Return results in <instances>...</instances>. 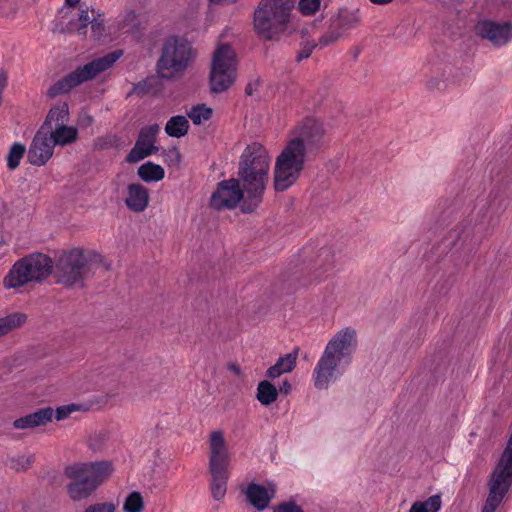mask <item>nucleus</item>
Instances as JSON below:
<instances>
[{"label": "nucleus", "instance_id": "nucleus-14", "mask_svg": "<svg viewBox=\"0 0 512 512\" xmlns=\"http://www.w3.org/2000/svg\"><path fill=\"white\" fill-rule=\"evenodd\" d=\"M232 453L222 430H214L209 435V469H229Z\"/></svg>", "mask_w": 512, "mask_h": 512}, {"label": "nucleus", "instance_id": "nucleus-51", "mask_svg": "<svg viewBox=\"0 0 512 512\" xmlns=\"http://www.w3.org/2000/svg\"><path fill=\"white\" fill-rule=\"evenodd\" d=\"M81 121L83 123H85L86 125H90L92 122H93V118L89 115H84L81 119Z\"/></svg>", "mask_w": 512, "mask_h": 512}, {"label": "nucleus", "instance_id": "nucleus-50", "mask_svg": "<svg viewBox=\"0 0 512 512\" xmlns=\"http://www.w3.org/2000/svg\"><path fill=\"white\" fill-rule=\"evenodd\" d=\"M371 3L376 5H387L391 3L393 0H369Z\"/></svg>", "mask_w": 512, "mask_h": 512}, {"label": "nucleus", "instance_id": "nucleus-28", "mask_svg": "<svg viewBox=\"0 0 512 512\" xmlns=\"http://www.w3.org/2000/svg\"><path fill=\"white\" fill-rule=\"evenodd\" d=\"M296 356L297 354H285V356L280 357L276 364L268 369V377L277 378L283 373L292 371L296 364Z\"/></svg>", "mask_w": 512, "mask_h": 512}, {"label": "nucleus", "instance_id": "nucleus-41", "mask_svg": "<svg viewBox=\"0 0 512 512\" xmlns=\"http://www.w3.org/2000/svg\"><path fill=\"white\" fill-rule=\"evenodd\" d=\"M84 512H116V505L112 502L95 503L88 506Z\"/></svg>", "mask_w": 512, "mask_h": 512}, {"label": "nucleus", "instance_id": "nucleus-43", "mask_svg": "<svg viewBox=\"0 0 512 512\" xmlns=\"http://www.w3.org/2000/svg\"><path fill=\"white\" fill-rule=\"evenodd\" d=\"M316 47H318L317 43L309 42V41L305 42L299 51V54L297 57L298 60L308 58Z\"/></svg>", "mask_w": 512, "mask_h": 512}, {"label": "nucleus", "instance_id": "nucleus-46", "mask_svg": "<svg viewBox=\"0 0 512 512\" xmlns=\"http://www.w3.org/2000/svg\"><path fill=\"white\" fill-rule=\"evenodd\" d=\"M91 24H92L91 29H92L93 34L96 37H100L104 31V26H103L102 21L94 20L93 22H91Z\"/></svg>", "mask_w": 512, "mask_h": 512}, {"label": "nucleus", "instance_id": "nucleus-32", "mask_svg": "<svg viewBox=\"0 0 512 512\" xmlns=\"http://www.w3.org/2000/svg\"><path fill=\"white\" fill-rule=\"evenodd\" d=\"M440 495H432L425 501H416L410 507L409 512H438L441 508Z\"/></svg>", "mask_w": 512, "mask_h": 512}, {"label": "nucleus", "instance_id": "nucleus-45", "mask_svg": "<svg viewBox=\"0 0 512 512\" xmlns=\"http://www.w3.org/2000/svg\"><path fill=\"white\" fill-rule=\"evenodd\" d=\"M80 5V0H65V5L62 7L60 14H64L71 10H77Z\"/></svg>", "mask_w": 512, "mask_h": 512}, {"label": "nucleus", "instance_id": "nucleus-8", "mask_svg": "<svg viewBox=\"0 0 512 512\" xmlns=\"http://www.w3.org/2000/svg\"><path fill=\"white\" fill-rule=\"evenodd\" d=\"M327 130L323 121L314 117H307L298 122L290 132L286 144L299 149L301 153L308 156L320 151L326 143Z\"/></svg>", "mask_w": 512, "mask_h": 512}, {"label": "nucleus", "instance_id": "nucleus-47", "mask_svg": "<svg viewBox=\"0 0 512 512\" xmlns=\"http://www.w3.org/2000/svg\"><path fill=\"white\" fill-rule=\"evenodd\" d=\"M7 85V76L4 72H0V94L3 93L5 87Z\"/></svg>", "mask_w": 512, "mask_h": 512}, {"label": "nucleus", "instance_id": "nucleus-13", "mask_svg": "<svg viewBox=\"0 0 512 512\" xmlns=\"http://www.w3.org/2000/svg\"><path fill=\"white\" fill-rule=\"evenodd\" d=\"M246 199L243 187L237 179H229L220 182L212 193L210 205L216 210L232 209L242 200Z\"/></svg>", "mask_w": 512, "mask_h": 512}, {"label": "nucleus", "instance_id": "nucleus-24", "mask_svg": "<svg viewBox=\"0 0 512 512\" xmlns=\"http://www.w3.org/2000/svg\"><path fill=\"white\" fill-rule=\"evenodd\" d=\"M69 122V107L66 102L56 103L49 111L46 121L41 129L49 130Z\"/></svg>", "mask_w": 512, "mask_h": 512}, {"label": "nucleus", "instance_id": "nucleus-21", "mask_svg": "<svg viewBox=\"0 0 512 512\" xmlns=\"http://www.w3.org/2000/svg\"><path fill=\"white\" fill-rule=\"evenodd\" d=\"M149 191L141 184H130L127 187L125 204L133 212L144 211L149 204Z\"/></svg>", "mask_w": 512, "mask_h": 512}, {"label": "nucleus", "instance_id": "nucleus-52", "mask_svg": "<svg viewBox=\"0 0 512 512\" xmlns=\"http://www.w3.org/2000/svg\"><path fill=\"white\" fill-rule=\"evenodd\" d=\"M229 369H230L231 371H233V372H234L235 374H237V375H239V374H240V368H239V366H238V365H236V364H230V365H229Z\"/></svg>", "mask_w": 512, "mask_h": 512}, {"label": "nucleus", "instance_id": "nucleus-15", "mask_svg": "<svg viewBox=\"0 0 512 512\" xmlns=\"http://www.w3.org/2000/svg\"><path fill=\"white\" fill-rule=\"evenodd\" d=\"M159 130L158 124L148 125L140 130L139 137L127 156L129 163L139 162L157 151L155 141Z\"/></svg>", "mask_w": 512, "mask_h": 512}, {"label": "nucleus", "instance_id": "nucleus-39", "mask_svg": "<svg viewBox=\"0 0 512 512\" xmlns=\"http://www.w3.org/2000/svg\"><path fill=\"white\" fill-rule=\"evenodd\" d=\"M321 0H300L299 10L305 15H312L320 8Z\"/></svg>", "mask_w": 512, "mask_h": 512}, {"label": "nucleus", "instance_id": "nucleus-38", "mask_svg": "<svg viewBox=\"0 0 512 512\" xmlns=\"http://www.w3.org/2000/svg\"><path fill=\"white\" fill-rule=\"evenodd\" d=\"M35 461L33 454L20 455L10 459V467L16 471L27 470Z\"/></svg>", "mask_w": 512, "mask_h": 512}, {"label": "nucleus", "instance_id": "nucleus-2", "mask_svg": "<svg viewBox=\"0 0 512 512\" xmlns=\"http://www.w3.org/2000/svg\"><path fill=\"white\" fill-rule=\"evenodd\" d=\"M109 269L104 257L94 250L72 248L62 252L56 262L58 281L66 286L82 283L97 269Z\"/></svg>", "mask_w": 512, "mask_h": 512}, {"label": "nucleus", "instance_id": "nucleus-12", "mask_svg": "<svg viewBox=\"0 0 512 512\" xmlns=\"http://www.w3.org/2000/svg\"><path fill=\"white\" fill-rule=\"evenodd\" d=\"M349 354H323L313 371L314 386L318 390L327 389L349 364Z\"/></svg>", "mask_w": 512, "mask_h": 512}, {"label": "nucleus", "instance_id": "nucleus-29", "mask_svg": "<svg viewBox=\"0 0 512 512\" xmlns=\"http://www.w3.org/2000/svg\"><path fill=\"white\" fill-rule=\"evenodd\" d=\"M138 175L145 182H158L164 178L165 170L158 164L146 162L138 168Z\"/></svg>", "mask_w": 512, "mask_h": 512}, {"label": "nucleus", "instance_id": "nucleus-3", "mask_svg": "<svg viewBox=\"0 0 512 512\" xmlns=\"http://www.w3.org/2000/svg\"><path fill=\"white\" fill-rule=\"evenodd\" d=\"M112 463L108 461L75 463L65 468L70 479L67 494L73 501L90 497L96 489L112 474Z\"/></svg>", "mask_w": 512, "mask_h": 512}, {"label": "nucleus", "instance_id": "nucleus-10", "mask_svg": "<svg viewBox=\"0 0 512 512\" xmlns=\"http://www.w3.org/2000/svg\"><path fill=\"white\" fill-rule=\"evenodd\" d=\"M307 156L286 144L276 157L273 171L274 188L283 192L293 186L304 170Z\"/></svg>", "mask_w": 512, "mask_h": 512}, {"label": "nucleus", "instance_id": "nucleus-26", "mask_svg": "<svg viewBox=\"0 0 512 512\" xmlns=\"http://www.w3.org/2000/svg\"><path fill=\"white\" fill-rule=\"evenodd\" d=\"M360 22L358 9H341L337 17V29L344 34L350 29L355 28Z\"/></svg>", "mask_w": 512, "mask_h": 512}, {"label": "nucleus", "instance_id": "nucleus-20", "mask_svg": "<svg viewBox=\"0 0 512 512\" xmlns=\"http://www.w3.org/2000/svg\"><path fill=\"white\" fill-rule=\"evenodd\" d=\"M275 492L276 490L274 485L265 487L260 484L251 483L248 485L245 494L250 504L256 509L262 511L269 506Z\"/></svg>", "mask_w": 512, "mask_h": 512}, {"label": "nucleus", "instance_id": "nucleus-22", "mask_svg": "<svg viewBox=\"0 0 512 512\" xmlns=\"http://www.w3.org/2000/svg\"><path fill=\"white\" fill-rule=\"evenodd\" d=\"M53 415L54 410L52 408H41L34 413L16 419L14 427L16 429H28L43 426L52 420Z\"/></svg>", "mask_w": 512, "mask_h": 512}, {"label": "nucleus", "instance_id": "nucleus-34", "mask_svg": "<svg viewBox=\"0 0 512 512\" xmlns=\"http://www.w3.org/2000/svg\"><path fill=\"white\" fill-rule=\"evenodd\" d=\"M26 320L25 315L15 313L0 318V337L7 334L11 330L21 326Z\"/></svg>", "mask_w": 512, "mask_h": 512}, {"label": "nucleus", "instance_id": "nucleus-4", "mask_svg": "<svg viewBox=\"0 0 512 512\" xmlns=\"http://www.w3.org/2000/svg\"><path fill=\"white\" fill-rule=\"evenodd\" d=\"M293 0H261L254 12V29L265 40L279 36L287 28Z\"/></svg>", "mask_w": 512, "mask_h": 512}, {"label": "nucleus", "instance_id": "nucleus-40", "mask_svg": "<svg viewBox=\"0 0 512 512\" xmlns=\"http://www.w3.org/2000/svg\"><path fill=\"white\" fill-rule=\"evenodd\" d=\"M342 35L343 34L340 31H329V32L325 33L323 36H321L317 45L320 48H324V47L336 42L338 39H340V37Z\"/></svg>", "mask_w": 512, "mask_h": 512}, {"label": "nucleus", "instance_id": "nucleus-9", "mask_svg": "<svg viewBox=\"0 0 512 512\" xmlns=\"http://www.w3.org/2000/svg\"><path fill=\"white\" fill-rule=\"evenodd\" d=\"M238 60L234 49L228 44H220L212 57L210 88L213 93L229 89L237 78Z\"/></svg>", "mask_w": 512, "mask_h": 512}, {"label": "nucleus", "instance_id": "nucleus-6", "mask_svg": "<svg viewBox=\"0 0 512 512\" xmlns=\"http://www.w3.org/2000/svg\"><path fill=\"white\" fill-rule=\"evenodd\" d=\"M121 50L112 51L104 56L93 59L83 66L60 79L48 90L50 97H56L72 90L83 82L96 78L101 73L110 69L122 56Z\"/></svg>", "mask_w": 512, "mask_h": 512}, {"label": "nucleus", "instance_id": "nucleus-49", "mask_svg": "<svg viewBox=\"0 0 512 512\" xmlns=\"http://www.w3.org/2000/svg\"><path fill=\"white\" fill-rule=\"evenodd\" d=\"M256 85H257V83H255V84L249 83V84L247 85V87H246V93H247L248 95H252V94L254 93V90H255V88H256Z\"/></svg>", "mask_w": 512, "mask_h": 512}, {"label": "nucleus", "instance_id": "nucleus-11", "mask_svg": "<svg viewBox=\"0 0 512 512\" xmlns=\"http://www.w3.org/2000/svg\"><path fill=\"white\" fill-rule=\"evenodd\" d=\"M512 485V454L503 452L489 484V495L482 512H495Z\"/></svg>", "mask_w": 512, "mask_h": 512}, {"label": "nucleus", "instance_id": "nucleus-7", "mask_svg": "<svg viewBox=\"0 0 512 512\" xmlns=\"http://www.w3.org/2000/svg\"><path fill=\"white\" fill-rule=\"evenodd\" d=\"M192 59V48L189 42L179 37H169L162 48L157 63L158 74L165 79L180 76Z\"/></svg>", "mask_w": 512, "mask_h": 512}, {"label": "nucleus", "instance_id": "nucleus-18", "mask_svg": "<svg viewBox=\"0 0 512 512\" xmlns=\"http://www.w3.org/2000/svg\"><path fill=\"white\" fill-rule=\"evenodd\" d=\"M358 349V333L347 326L337 331L326 345L325 352H351Z\"/></svg>", "mask_w": 512, "mask_h": 512}, {"label": "nucleus", "instance_id": "nucleus-37", "mask_svg": "<svg viewBox=\"0 0 512 512\" xmlns=\"http://www.w3.org/2000/svg\"><path fill=\"white\" fill-rule=\"evenodd\" d=\"M26 148L20 143H14L7 155V166L10 170L16 169L25 154Z\"/></svg>", "mask_w": 512, "mask_h": 512}, {"label": "nucleus", "instance_id": "nucleus-42", "mask_svg": "<svg viewBox=\"0 0 512 512\" xmlns=\"http://www.w3.org/2000/svg\"><path fill=\"white\" fill-rule=\"evenodd\" d=\"M76 410L77 406L75 404L60 406L54 411L53 416L58 421L65 420L71 413L75 412Z\"/></svg>", "mask_w": 512, "mask_h": 512}, {"label": "nucleus", "instance_id": "nucleus-5", "mask_svg": "<svg viewBox=\"0 0 512 512\" xmlns=\"http://www.w3.org/2000/svg\"><path fill=\"white\" fill-rule=\"evenodd\" d=\"M51 259L42 253H34L18 260L3 279L5 289H17L30 282H40L52 271Z\"/></svg>", "mask_w": 512, "mask_h": 512}, {"label": "nucleus", "instance_id": "nucleus-33", "mask_svg": "<svg viewBox=\"0 0 512 512\" xmlns=\"http://www.w3.org/2000/svg\"><path fill=\"white\" fill-rule=\"evenodd\" d=\"M118 28L124 32L134 31L138 26V15L132 9L123 11L117 18Z\"/></svg>", "mask_w": 512, "mask_h": 512}, {"label": "nucleus", "instance_id": "nucleus-44", "mask_svg": "<svg viewBox=\"0 0 512 512\" xmlns=\"http://www.w3.org/2000/svg\"><path fill=\"white\" fill-rule=\"evenodd\" d=\"M275 512H303L295 503H284L277 507Z\"/></svg>", "mask_w": 512, "mask_h": 512}, {"label": "nucleus", "instance_id": "nucleus-19", "mask_svg": "<svg viewBox=\"0 0 512 512\" xmlns=\"http://www.w3.org/2000/svg\"><path fill=\"white\" fill-rule=\"evenodd\" d=\"M90 22L87 5H80L77 10L61 14V23L65 25V30L77 35H85Z\"/></svg>", "mask_w": 512, "mask_h": 512}, {"label": "nucleus", "instance_id": "nucleus-31", "mask_svg": "<svg viewBox=\"0 0 512 512\" xmlns=\"http://www.w3.org/2000/svg\"><path fill=\"white\" fill-rule=\"evenodd\" d=\"M188 118L194 125H203L210 121L213 116V109L206 104H197L187 112Z\"/></svg>", "mask_w": 512, "mask_h": 512}, {"label": "nucleus", "instance_id": "nucleus-27", "mask_svg": "<svg viewBox=\"0 0 512 512\" xmlns=\"http://www.w3.org/2000/svg\"><path fill=\"white\" fill-rule=\"evenodd\" d=\"M188 130L189 121L182 115L171 117L165 125V132L170 137L181 138L188 133Z\"/></svg>", "mask_w": 512, "mask_h": 512}, {"label": "nucleus", "instance_id": "nucleus-30", "mask_svg": "<svg viewBox=\"0 0 512 512\" xmlns=\"http://www.w3.org/2000/svg\"><path fill=\"white\" fill-rule=\"evenodd\" d=\"M278 397V390L267 380L261 381L257 387V400L264 406H268Z\"/></svg>", "mask_w": 512, "mask_h": 512}, {"label": "nucleus", "instance_id": "nucleus-48", "mask_svg": "<svg viewBox=\"0 0 512 512\" xmlns=\"http://www.w3.org/2000/svg\"><path fill=\"white\" fill-rule=\"evenodd\" d=\"M291 390V384L288 381H284L280 387V391L288 394Z\"/></svg>", "mask_w": 512, "mask_h": 512}, {"label": "nucleus", "instance_id": "nucleus-16", "mask_svg": "<svg viewBox=\"0 0 512 512\" xmlns=\"http://www.w3.org/2000/svg\"><path fill=\"white\" fill-rule=\"evenodd\" d=\"M476 33L495 46H503L512 39V24L497 23L490 20L479 21L475 27Z\"/></svg>", "mask_w": 512, "mask_h": 512}, {"label": "nucleus", "instance_id": "nucleus-25", "mask_svg": "<svg viewBox=\"0 0 512 512\" xmlns=\"http://www.w3.org/2000/svg\"><path fill=\"white\" fill-rule=\"evenodd\" d=\"M55 145L66 146L78 138V130L73 126L62 124L46 131Z\"/></svg>", "mask_w": 512, "mask_h": 512}, {"label": "nucleus", "instance_id": "nucleus-17", "mask_svg": "<svg viewBox=\"0 0 512 512\" xmlns=\"http://www.w3.org/2000/svg\"><path fill=\"white\" fill-rule=\"evenodd\" d=\"M55 144L48 133L43 129L35 135L29 151L28 158L32 165H44L53 155Z\"/></svg>", "mask_w": 512, "mask_h": 512}, {"label": "nucleus", "instance_id": "nucleus-36", "mask_svg": "<svg viewBox=\"0 0 512 512\" xmlns=\"http://www.w3.org/2000/svg\"><path fill=\"white\" fill-rule=\"evenodd\" d=\"M144 508V501L142 495L137 492H131L123 503L124 512H141Z\"/></svg>", "mask_w": 512, "mask_h": 512}, {"label": "nucleus", "instance_id": "nucleus-23", "mask_svg": "<svg viewBox=\"0 0 512 512\" xmlns=\"http://www.w3.org/2000/svg\"><path fill=\"white\" fill-rule=\"evenodd\" d=\"M211 475L210 491L214 500H222L227 491L229 469H209Z\"/></svg>", "mask_w": 512, "mask_h": 512}, {"label": "nucleus", "instance_id": "nucleus-1", "mask_svg": "<svg viewBox=\"0 0 512 512\" xmlns=\"http://www.w3.org/2000/svg\"><path fill=\"white\" fill-rule=\"evenodd\" d=\"M271 157L259 143L248 145L239 160L238 181L241 183L246 199L242 210L252 212L261 202L269 180Z\"/></svg>", "mask_w": 512, "mask_h": 512}, {"label": "nucleus", "instance_id": "nucleus-35", "mask_svg": "<svg viewBox=\"0 0 512 512\" xmlns=\"http://www.w3.org/2000/svg\"><path fill=\"white\" fill-rule=\"evenodd\" d=\"M319 265L326 276L334 272L337 266V256L330 249H324L319 254Z\"/></svg>", "mask_w": 512, "mask_h": 512}]
</instances>
